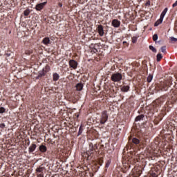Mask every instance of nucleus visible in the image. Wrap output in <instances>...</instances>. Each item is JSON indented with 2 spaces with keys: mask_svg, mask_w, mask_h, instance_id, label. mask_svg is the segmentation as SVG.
<instances>
[{
  "mask_svg": "<svg viewBox=\"0 0 177 177\" xmlns=\"http://www.w3.org/2000/svg\"><path fill=\"white\" fill-rule=\"evenodd\" d=\"M35 149H37V145L35 144H32L30 147H29V153H32Z\"/></svg>",
  "mask_w": 177,
  "mask_h": 177,
  "instance_id": "ddd939ff",
  "label": "nucleus"
},
{
  "mask_svg": "<svg viewBox=\"0 0 177 177\" xmlns=\"http://www.w3.org/2000/svg\"><path fill=\"white\" fill-rule=\"evenodd\" d=\"M44 171H45V167L42 166H39L36 169V172H39V174H44Z\"/></svg>",
  "mask_w": 177,
  "mask_h": 177,
  "instance_id": "4468645a",
  "label": "nucleus"
},
{
  "mask_svg": "<svg viewBox=\"0 0 177 177\" xmlns=\"http://www.w3.org/2000/svg\"><path fill=\"white\" fill-rule=\"evenodd\" d=\"M122 92H128L129 91V86H123L121 88Z\"/></svg>",
  "mask_w": 177,
  "mask_h": 177,
  "instance_id": "dca6fc26",
  "label": "nucleus"
},
{
  "mask_svg": "<svg viewBox=\"0 0 177 177\" xmlns=\"http://www.w3.org/2000/svg\"><path fill=\"white\" fill-rule=\"evenodd\" d=\"M39 151H41V153H46V150H48V149L46 148V146L41 145L39 146Z\"/></svg>",
  "mask_w": 177,
  "mask_h": 177,
  "instance_id": "1a4fd4ad",
  "label": "nucleus"
},
{
  "mask_svg": "<svg viewBox=\"0 0 177 177\" xmlns=\"http://www.w3.org/2000/svg\"><path fill=\"white\" fill-rule=\"evenodd\" d=\"M82 131H84V129H82V125L80 127L78 135H81L82 133Z\"/></svg>",
  "mask_w": 177,
  "mask_h": 177,
  "instance_id": "cd10ccee",
  "label": "nucleus"
},
{
  "mask_svg": "<svg viewBox=\"0 0 177 177\" xmlns=\"http://www.w3.org/2000/svg\"><path fill=\"white\" fill-rule=\"evenodd\" d=\"M113 27H115V28H118L120 26H121V21H120L118 19H113L111 23Z\"/></svg>",
  "mask_w": 177,
  "mask_h": 177,
  "instance_id": "0eeeda50",
  "label": "nucleus"
},
{
  "mask_svg": "<svg viewBox=\"0 0 177 177\" xmlns=\"http://www.w3.org/2000/svg\"><path fill=\"white\" fill-rule=\"evenodd\" d=\"M153 80V75H149L147 77V82H151V80Z\"/></svg>",
  "mask_w": 177,
  "mask_h": 177,
  "instance_id": "393cba45",
  "label": "nucleus"
},
{
  "mask_svg": "<svg viewBox=\"0 0 177 177\" xmlns=\"http://www.w3.org/2000/svg\"><path fill=\"white\" fill-rule=\"evenodd\" d=\"M158 39V35L155 34L153 35V41H154V42H156V41H157Z\"/></svg>",
  "mask_w": 177,
  "mask_h": 177,
  "instance_id": "5701e85b",
  "label": "nucleus"
},
{
  "mask_svg": "<svg viewBox=\"0 0 177 177\" xmlns=\"http://www.w3.org/2000/svg\"><path fill=\"white\" fill-rule=\"evenodd\" d=\"M149 48L150 50L153 52V53H157V49H156V48H154V46H149Z\"/></svg>",
  "mask_w": 177,
  "mask_h": 177,
  "instance_id": "4be33fe9",
  "label": "nucleus"
},
{
  "mask_svg": "<svg viewBox=\"0 0 177 177\" xmlns=\"http://www.w3.org/2000/svg\"><path fill=\"white\" fill-rule=\"evenodd\" d=\"M93 153H95V148L93 147V144L90 143L89 150L86 151V156H88V157H89L91 154H93Z\"/></svg>",
  "mask_w": 177,
  "mask_h": 177,
  "instance_id": "20e7f679",
  "label": "nucleus"
},
{
  "mask_svg": "<svg viewBox=\"0 0 177 177\" xmlns=\"http://www.w3.org/2000/svg\"><path fill=\"white\" fill-rule=\"evenodd\" d=\"M69 66L71 67V68H73V70H75L77 67H78V62L74 59H71L69 61Z\"/></svg>",
  "mask_w": 177,
  "mask_h": 177,
  "instance_id": "39448f33",
  "label": "nucleus"
},
{
  "mask_svg": "<svg viewBox=\"0 0 177 177\" xmlns=\"http://www.w3.org/2000/svg\"><path fill=\"white\" fill-rule=\"evenodd\" d=\"M46 3H48V2L44 1L43 3H40L37 4L35 8L36 10H38V11L42 10V9H44V8L45 7V5H46Z\"/></svg>",
  "mask_w": 177,
  "mask_h": 177,
  "instance_id": "423d86ee",
  "label": "nucleus"
},
{
  "mask_svg": "<svg viewBox=\"0 0 177 177\" xmlns=\"http://www.w3.org/2000/svg\"><path fill=\"white\" fill-rule=\"evenodd\" d=\"M132 142L134 144V145H139L140 143V140L136 138H133L132 139Z\"/></svg>",
  "mask_w": 177,
  "mask_h": 177,
  "instance_id": "f3484780",
  "label": "nucleus"
},
{
  "mask_svg": "<svg viewBox=\"0 0 177 177\" xmlns=\"http://www.w3.org/2000/svg\"><path fill=\"white\" fill-rule=\"evenodd\" d=\"M59 78V74L54 73L53 74V81H57Z\"/></svg>",
  "mask_w": 177,
  "mask_h": 177,
  "instance_id": "6ab92c4d",
  "label": "nucleus"
},
{
  "mask_svg": "<svg viewBox=\"0 0 177 177\" xmlns=\"http://www.w3.org/2000/svg\"><path fill=\"white\" fill-rule=\"evenodd\" d=\"M84 88V84L82 83H78L76 84L77 91H81Z\"/></svg>",
  "mask_w": 177,
  "mask_h": 177,
  "instance_id": "f8f14e48",
  "label": "nucleus"
},
{
  "mask_svg": "<svg viewBox=\"0 0 177 177\" xmlns=\"http://www.w3.org/2000/svg\"><path fill=\"white\" fill-rule=\"evenodd\" d=\"M170 41H171V42H177V38H175V37H170Z\"/></svg>",
  "mask_w": 177,
  "mask_h": 177,
  "instance_id": "a878e982",
  "label": "nucleus"
},
{
  "mask_svg": "<svg viewBox=\"0 0 177 177\" xmlns=\"http://www.w3.org/2000/svg\"><path fill=\"white\" fill-rule=\"evenodd\" d=\"M153 176L157 177V175L156 174H153Z\"/></svg>",
  "mask_w": 177,
  "mask_h": 177,
  "instance_id": "72a5a7b5",
  "label": "nucleus"
},
{
  "mask_svg": "<svg viewBox=\"0 0 177 177\" xmlns=\"http://www.w3.org/2000/svg\"><path fill=\"white\" fill-rule=\"evenodd\" d=\"M0 127L1 128H4L5 127V124L2 123L1 124H0Z\"/></svg>",
  "mask_w": 177,
  "mask_h": 177,
  "instance_id": "2f4dec72",
  "label": "nucleus"
},
{
  "mask_svg": "<svg viewBox=\"0 0 177 177\" xmlns=\"http://www.w3.org/2000/svg\"><path fill=\"white\" fill-rule=\"evenodd\" d=\"M24 16H28V15H30V9H26V10L24 12Z\"/></svg>",
  "mask_w": 177,
  "mask_h": 177,
  "instance_id": "b1692460",
  "label": "nucleus"
},
{
  "mask_svg": "<svg viewBox=\"0 0 177 177\" xmlns=\"http://www.w3.org/2000/svg\"><path fill=\"white\" fill-rule=\"evenodd\" d=\"M127 44V41H123V45H125Z\"/></svg>",
  "mask_w": 177,
  "mask_h": 177,
  "instance_id": "f704fd0d",
  "label": "nucleus"
},
{
  "mask_svg": "<svg viewBox=\"0 0 177 177\" xmlns=\"http://www.w3.org/2000/svg\"><path fill=\"white\" fill-rule=\"evenodd\" d=\"M136 41H138V37H132L133 44H136Z\"/></svg>",
  "mask_w": 177,
  "mask_h": 177,
  "instance_id": "c85d7f7f",
  "label": "nucleus"
},
{
  "mask_svg": "<svg viewBox=\"0 0 177 177\" xmlns=\"http://www.w3.org/2000/svg\"><path fill=\"white\" fill-rule=\"evenodd\" d=\"M97 32H98L99 35L100 37H103L104 35V30H103V26L102 25H98Z\"/></svg>",
  "mask_w": 177,
  "mask_h": 177,
  "instance_id": "6e6552de",
  "label": "nucleus"
},
{
  "mask_svg": "<svg viewBox=\"0 0 177 177\" xmlns=\"http://www.w3.org/2000/svg\"><path fill=\"white\" fill-rule=\"evenodd\" d=\"M111 163V162L110 160H107L106 162V168H109V167H110V164Z\"/></svg>",
  "mask_w": 177,
  "mask_h": 177,
  "instance_id": "c756f323",
  "label": "nucleus"
},
{
  "mask_svg": "<svg viewBox=\"0 0 177 177\" xmlns=\"http://www.w3.org/2000/svg\"><path fill=\"white\" fill-rule=\"evenodd\" d=\"M45 75H46V72H45L42 69V71L39 72V75L36 78H37V80H39V78H41V77H45Z\"/></svg>",
  "mask_w": 177,
  "mask_h": 177,
  "instance_id": "9d476101",
  "label": "nucleus"
},
{
  "mask_svg": "<svg viewBox=\"0 0 177 177\" xmlns=\"http://www.w3.org/2000/svg\"><path fill=\"white\" fill-rule=\"evenodd\" d=\"M50 42V39H49V37H45L42 40V44H44V45H46V46L49 45Z\"/></svg>",
  "mask_w": 177,
  "mask_h": 177,
  "instance_id": "9b49d317",
  "label": "nucleus"
},
{
  "mask_svg": "<svg viewBox=\"0 0 177 177\" xmlns=\"http://www.w3.org/2000/svg\"><path fill=\"white\" fill-rule=\"evenodd\" d=\"M37 177H44V173H40L37 175Z\"/></svg>",
  "mask_w": 177,
  "mask_h": 177,
  "instance_id": "7c9ffc66",
  "label": "nucleus"
},
{
  "mask_svg": "<svg viewBox=\"0 0 177 177\" xmlns=\"http://www.w3.org/2000/svg\"><path fill=\"white\" fill-rule=\"evenodd\" d=\"M8 55V56H10V54H7Z\"/></svg>",
  "mask_w": 177,
  "mask_h": 177,
  "instance_id": "c9c22d12",
  "label": "nucleus"
},
{
  "mask_svg": "<svg viewBox=\"0 0 177 177\" xmlns=\"http://www.w3.org/2000/svg\"><path fill=\"white\" fill-rule=\"evenodd\" d=\"M160 50L162 53H165H165H167V46H162L160 48Z\"/></svg>",
  "mask_w": 177,
  "mask_h": 177,
  "instance_id": "aec40b11",
  "label": "nucleus"
},
{
  "mask_svg": "<svg viewBox=\"0 0 177 177\" xmlns=\"http://www.w3.org/2000/svg\"><path fill=\"white\" fill-rule=\"evenodd\" d=\"M58 6H59V8H62V7L63 6V3H58Z\"/></svg>",
  "mask_w": 177,
  "mask_h": 177,
  "instance_id": "473e14b6",
  "label": "nucleus"
},
{
  "mask_svg": "<svg viewBox=\"0 0 177 177\" xmlns=\"http://www.w3.org/2000/svg\"><path fill=\"white\" fill-rule=\"evenodd\" d=\"M111 80L113 82H120L122 80V75L120 73H113L111 77Z\"/></svg>",
  "mask_w": 177,
  "mask_h": 177,
  "instance_id": "f03ea898",
  "label": "nucleus"
},
{
  "mask_svg": "<svg viewBox=\"0 0 177 177\" xmlns=\"http://www.w3.org/2000/svg\"><path fill=\"white\" fill-rule=\"evenodd\" d=\"M167 12H168V8H165L163 11L162 12L159 20H158L155 24L154 26L157 27L159 24H161L162 23V20H164V17L165 15H167Z\"/></svg>",
  "mask_w": 177,
  "mask_h": 177,
  "instance_id": "f257e3e1",
  "label": "nucleus"
},
{
  "mask_svg": "<svg viewBox=\"0 0 177 177\" xmlns=\"http://www.w3.org/2000/svg\"><path fill=\"white\" fill-rule=\"evenodd\" d=\"M5 111H6V109H5V108L0 107V114L5 113Z\"/></svg>",
  "mask_w": 177,
  "mask_h": 177,
  "instance_id": "bb28decb",
  "label": "nucleus"
},
{
  "mask_svg": "<svg viewBox=\"0 0 177 177\" xmlns=\"http://www.w3.org/2000/svg\"><path fill=\"white\" fill-rule=\"evenodd\" d=\"M161 59H162V55H161V53H158L156 55V60H157V62H160L161 60Z\"/></svg>",
  "mask_w": 177,
  "mask_h": 177,
  "instance_id": "412c9836",
  "label": "nucleus"
},
{
  "mask_svg": "<svg viewBox=\"0 0 177 177\" xmlns=\"http://www.w3.org/2000/svg\"><path fill=\"white\" fill-rule=\"evenodd\" d=\"M107 120H109V115L107 114V111H104L101 113V118L100 122L101 124H106V122H107Z\"/></svg>",
  "mask_w": 177,
  "mask_h": 177,
  "instance_id": "7ed1b4c3",
  "label": "nucleus"
},
{
  "mask_svg": "<svg viewBox=\"0 0 177 177\" xmlns=\"http://www.w3.org/2000/svg\"><path fill=\"white\" fill-rule=\"evenodd\" d=\"M43 71H44V73H49V71H50V66H49L48 65H46L45 66V68H43Z\"/></svg>",
  "mask_w": 177,
  "mask_h": 177,
  "instance_id": "a211bd4d",
  "label": "nucleus"
},
{
  "mask_svg": "<svg viewBox=\"0 0 177 177\" xmlns=\"http://www.w3.org/2000/svg\"><path fill=\"white\" fill-rule=\"evenodd\" d=\"M143 118H145V115H140L136 118L135 121H143Z\"/></svg>",
  "mask_w": 177,
  "mask_h": 177,
  "instance_id": "2eb2a0df",
  "label": "nucleus"
}]
</instances>
